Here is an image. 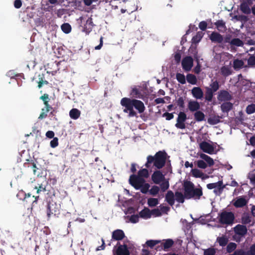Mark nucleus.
Returning a JSON list of instances; mask_svg holds the SVG:
<instances>
[{
  "label": "nucleus",
  "instance_id": "f257e3e1",
  "mask_svg": "<svg viewBox=\"0 0 255 255\" xmlns=\"http://www.w3.org/2000/svg\"><path fill=\"white\" fill-rule=\"evenodd\" d=\"M121 105L125 107L124 112H129V117L136 116V113L133 110V107L137 110L139 113H142L145 109V106L143 103L138 100L131 99L128 98H123L121 101Z\"/></svg>",
  "mask_w": 255,
  "mask_h": 255
},
{
  "label": "nucleus",
  "instance_id": "f03ea898",
  "mask_svg": "<svg viewBox=\"0 0 255 255\" xmlns=\"http://www.w3.org/2000/svg\"><path fill=\"white\" fill-rule=\"evenodd\" d=\"M167 155L165 151H159L154 156L149 155L147 157V161L144 165L147 168H149L153 164L157 169H161L165 164Z\"/></svg>",
  "mask_w": 255,
  "mask_h": 255
},
{
  "label": "nucleus",
  "instance_id": "7ed1b4c3",
  "mask_svg": "<svg viewBox=\"0 0 255 255\" xmlns=\"http://www.w3.org/2000/svg\"><path fill=\"white\" fill-rule=\"evenodd\" d=\"M184 193L187 199L194 198L199 199L203 195L201 187L195 188L194 185L190 181H186L184 183Z\"/></svg>",
  "mask_w": 255,
  "mask_h": 255
},
{
  "label": "nucleus",
  "instance_id": "20e7f679",
  "mask_svg": "<svg viewBox=\"0 0 255 255\" xmlns=\"http://www.w3.org/2000/svg\"><path fill=\"white\" fill-rule=\"evenodd\" d=\"M40 99L41 100L45 106L44 108L42 109L41 113H40L38 119L42 120L47 117V113L53 110L52 105L50 104V99L49 98V95L47 94H44L40 97Z\"/></svg>",
  "mask_w": 255,
  "mask_h": 255
},
{
  "label": "nucleus",
  "instance_id": "39448f33",
  "mask_svg": "<svg viewBox=\"0 0 255 255\" xmlns=\"http://www.w3.org/2000/svg\"><path fill=\"white\" fill-rule=\"evenodd\" d=\"M61 206L53 200H51L48 203L47 206V216L50 218L51 216H58L60 213Z\"/></svg>",
  "mask_w": 255,
  "mask_h": 255
},
{
  "label": "nucleus",
  "instance_id": "423d86ee",
  "mask_svg": "<svg viewBox=\"0 0 255 255\" xmlns=\"http://www.w3.org/2000/svg\"><path fill=\"white\" fill-rule=\"evenodd\" d=\"M235 217L232 212L223 211L219 215V222L223 225H231L234 223Z\"/></svg>",
  "mask_w": 255,
  "mask_h": 255
},
{
  "label": "nucleus",
  "instance_id": "0eeeda50",
  "mask_svg": "<svg viewBox=\"0 0 255 255\" xmlns=\"http://www.w3.org/2000/svg\"><path fill=\"white\" fill-rule=\"evenodd\" d=\"M233 231L235 235L233 236L234 239L239 242L240 241V237H244L248 233V229L245 225L238 224L233 228Z\"/></svg>",
  "mask_w": 255,
  "mask_h": 255
},
{
  "label": "nucleus",
  "instance_id": "6e6552de",
  "mask_svg": "<svg viewBox=\"0 0 255 255\" xmlns=\"http://www.w3.org/2000/svg\"><path fill=\"white\" fill-rule=\"evenodd\" d=\"M144 182L145 180L144 178H140L137 175L132 174L129 177V184L136 189H139L142 184L144 183Z\"/></svg>",
  "mask_w": 255,
  "mask_h": 255
},
{
  "label": "nucleus",
  "instance_id": "1a4fd4ad",
  "mask_svg": "<svg viewBox=\"0 0 255 255\" xmlns=\"http://www.w3.org/2000/svg\"><path fill=\"white\" fill-rule=\"evenodd\" d=\"M117 248L114 250V255H130V252L126 244L121 245L120 243H117Z\"/></svg>",
  "mask_w": 255,
  "mask_h": 255
},
{
  "label": "nucleus",
  "instance_id": "9d476101",
  "mask_svg": "<svg viewBox=\"0 0 255 255\" xmlns=\"http://www.w3.org/2000/svg\"><path fill=\"white\" fill-rule=\"evenodd\" d=\"M187 119V116L185 113L180 112L177 119V123L175 124V127L180 129H184L185 128V125L184 122Z\"/></svg>",
  "mask_w": 255,
  "mask_h": 255
},
{
  "label": "nucleus",
  "instance_id": "9b49d317",
  "mask_svg": "<svg viewBox=\"0 0 255 255\" xmlns=\"http://www.w3.org/2000/svg\"><path fill=\"white\" fill-rule=\"evenodd\" d=\"M182 66L186 71H189L193 65V59L191 56H186L182 61Z\"/></svg>",
  "mask_w": 255,
  "mask_h": 255
},
{
  "label": "nucleus",
  "instance_id": "f8f14e48",
  "mask_svg": "<svg viewBox=\"0 0 255 255\" xmlns=\"http://www.w3.org/2000/svg\"><path fill=\"white\" fill-rule=\"evenodd\" d=\"M163 242L161 243L160 246L156 247V250L160 251L163 250L164 251H167L168 249L170 248L174 244V241L170 239L165 240Z\"/></svg>",
  "mask_w": 255,
  "mask_h": 255
},
{
  "label": "nucleus",
  "instance_id": "ddd939ff",
  "mask_svg": "<svg viewBox=\"0 0 255 255\" xmlns=\"http://www.w3.org/2000/svg\"><path fill=\"white\" fill-rule=\"evenodd\" d=\"M165 179L164 175L160 170L155 171L151 175V179L156 184H159Z\"/></svg>",
  "mask_w": 255,
  "mask_h": 255
},
{
  "label": "nucleus",
  "instance_id": "4468645a",
  "mask_svg": "<svg viewBox=\"0 0 255 255\" xmlns=\"http://www.w3.org/2000/svg\"><path fill=\"white\" fill-rule=\"evenodd\" d=\"M200 149L204 152L211 154L214 152V147L208 142L203 141L199 144Z\"/></svg>",
  "mask_w": 255,
  "mask_h": 255
},
{
  "label": "nucleus",
  "instance_id": "2eb2a0df",
  "mask_svg": "<svg viewBox=\"0 0 255 255\" xmlns=\"http://www.w3.org/2000/svg\"><path fill=\"white\" fill-rule=\"evenodd\" d=\"M232 99V96L227 91L221 90L218 96V99L220 101H229Z\"/></svg>",
  "mask_w": 255,
  "mask_h": 255
},
{
  "label": "nucleus",
  "instance_id": "dca6fc26",
  "mask_svg": "<svg viewBox=\"0 0 255 255\" xmlns=\"http://www.w3.org/2000/svg\"><path fill=\"white\" fill-rule=\"evenodd\" d=\"M125 237L124 231L120 229H117L112 232V239L115 241H121Z\"/></svg>",
  "mask_w": 255,
  "mask_h": 255
},
{
  "label": "nucleus",
  "instance_id": "f3484780",
  "mask_svg": "<svg viewBox=\"0 0 255 255\" xmlns=\"http://www.w3.org/2000/svg\"><path fill=\"white\" fill-rule=\"evenodd\" d=\"M210 39L213 42L221 43L224 40L223 36L219 33L214 31L210 34Z\"/></svg>",
  "mask_w": 255,
  "mask_h": 255
},
{
  "label": "nucleus",
  "instance_id": "a211bd4d",
  "mask_svg": "<svg viewBox=\"0 0 255 255\" xmlns=\"http://www.w3.org/2000/svg\"><path fill=\"white\" fill-rule=\"evenodd\" d=\"M248 201L244 196H240L237 198V200L233 203V205L236 208H242L246 206Z\"/></svg>",
  "mask_w": 255,
  "mask_h": 255
},
{
  "label": "nucleus",
  "instance_id": "6ab92c4d",
  "mask_svg": "<svg viewBox=\"0 0 255 255\" xmlns=\"http://www.w3.org/2000/svg\"><path fill=\"white\" fill-rule=\"evenodd\" d=\"M94 25L92 18L88 17L84 25L83 31L88 34L92 30Z\"/></svg>",
  "mask_w": 255,
  "mask_h": 255
},
{
  "label": "nucleus",
  "instance_id": "aec40b11",
  "mask_svg": "<svg viewBox=\"0 0 255 255\" xmlns=\"http://www.w3.org/2000/svg\"><path fill=\"white\" fill-rule=\"evenodd\" d=\"M191 93L196 99H201L204 95L203 91L199 87H194L191 90Z\"/></svg>",
  "mask_w": 255,
  "mask_h": 255
},
{
  "label": "nucleus",
  "instance_id": "412c9836",
  "mask_svg": "<svg viewBox=\"0 0 255 255\" xmlns=\"http://www.w3.org/2000/svg\"><path fill=\"white\" fill-rule=\"evenodd\" d=\"M188 107L190 112H193L198 111L200 108V105L197 101H190Z\"/></svg>",
  "mask_w": 255,
  "mask_h": 255
},
{
  "label": "nucleus",
  "instance_id": "4be33fe9",
  "mask_svg": "<svg viewBox=\"0 0 255 255\" xmlns=\"http://www.w3.org/2000/svg\"><path fill=\"white\" fill-rule=\"evenodd\" d=\"M165 201L170 205L173 206L175 203V195L171 190H168L165 195Z\"/></svg>",
  "mask_w": 255,
  "mask_h": 255
},
{
  "label": "nucleus",
  "instance_id": "5701e85b",
  "mask_svg": "<svg viewBox=\"0 0 255 255\" xmlns=\"http://www.w3.org/2000/svg\"><path fill=\"white\" fill-rule=\"evenodd\" d=\"M220 73L224 77H226L232 74L231 68L228 66H222L220 69Z\"/></svg>",
  "mask_w": 255,
  "mask_h": 255
},
{
  "label": "nucleus",
  "instance_id": "b1692460",
  "mask_svg": "<svg viewBox=\"0 0 255 255\" xmlns=\"http://www.w3.org/2000/svg\"><path fill=\"white\" fill-rule=\"evenodd\" d=\"M233 107V105L230 102H225L221 105V110L224 113H228Z\"/></svg>",
  "mask_w": 255,
  "mask_h": 255
},
{
  "label": "nucleus",
  "instance_id": "393cba45",
  "mask_svg": "<svg viewBox=\"0 0 255 255\" xmlns=\"http://www.w3.org/2000/svg\"><path fill=\"white\" fill-rule=\"evenodd\" d=\"M81 115V112L77 109L73 108L70 111L69 116L73 120L78 119Z\"/></svg>",
  "mask_w": 255,
  "mask_h": 255
},
{
  "label": "nucleus",
  "instance_id": "a878e982",
  "mask_svg": "<svg viewBox=\"0 0 255 255\" xmlns=\"http://www.w3.org/2000/svg\"><path fill=\"white\" fill-rule=\"evenodd\" d=\"M139 216L143 219H148L151 217L150 210L147 208H144L139 213Z\"/></svg>",
  "mask_w": 255,
  "mask_h": 255
},
{
  "label": "nucleus",
  "instance_id": "bb28decb",
  "mask_svg": "<svg viewBox=\"0 0 255 255\" xmlns=\"http://www.w3.org/2000/svg\"><path fill=\"white\" fill-rule=\"evenodd\" d=\"M215 25H216L217 29L221 32H224L226 30L225 22L223 20H217L215 23Z\"/></svg>",
  "mask_w": 255,
  "mask_h": 255
},
{
  "label": "nucleus",
  "instance_id": "cd10ccee",
  "mask_svg": "<svg viewBox=\"0 0 255 255\" xmlns=\"http://www.w3.org/2000/svg\"><path fill=\"white\" fill-rule=\"evenodd\" d=\"M217 241L220 246L225 247L227 245L229 242V239L226 236L223 235L221 237H218Z\"/></svg>",
  "mask_w": 255,
  "mask_h": 255
},
{
  "label": "nucleus",
  "instance_id": "c85d7f7f",
  "mask_svg": "<svg viewBox=\"0 0 255 255\" xmlns=\"http://www.w3.org/2000/svg\"><path fill=\"white\" fill-rule=\"evenodd\" d=\"M220 88L219 83L217 80L214 81L212 79L211 83L210 84L208 89L211 90L214 92H217Z\"/></svg>",
  "mask_w": 255,
  "mask_h": 255
},
{
  "label": "nucleus",
  "instance_id": "c756f323",
  "mask_svg": "<svg viewBox=\"0 0 255 255\" xmlns=\"http://www.w3.org/2000/svg\"><path fill=\"white\" fill-rule=\"evenodd\" d=\"M186 198L185 195L181 192L176 191L175 193V200L180 203H183Z\"/></svg>",
  "mask_w": 255,
  "mask_h": 255
},
{
  "label": "nucleus",
  "instance_id": "7c9ffc66",
  "mask_svg": "<svg viewBox=\"0 0 255 255\" xmlns=\"http://www.w3.org/2000/svg\"><path fill=\"white\" fill-rule=\"evenodd\" d=\"M205 99L207 102H211L215 92L208 89V87H205Z\"/></svg>",
  "mask_w": 255,
  "mask_h": 255
},
{
  "label": "nucleus",
  "instance_id": "2f4dec72",
  "mask_svg": "<svg viewBox=\"0 0 255 255\" xmlns=\"http://www.w3.org/2000/svg\"><path fill=\"white\" fill-rule=\"evenodd\" d=\"M130 95L132 98H141L142 97V95L139 90L136 87H134L132 89Z\"/></svg>",
  "mask_w": 255,
  "mask_h": 255
},
{
  "label": "nucleus",
  "instance_id": "473e14b6",
  "mask_svg": "<svg viewBox=\"0 0 255 255\" xmlns=\"http://www.w3.org/2000/svg\"><path fill=\"white\" fill-rule=\"evenodd\" d=\"M241 10L245 14H249L251 13V10L249 4L246 2H242L240 6Z\"/></svg>",
  "mask_w": 255,
  "mask_h": 255
},
{
  "label": "nucleus",
  "instance_id": "72a5a7b5",
  "mask_svg": "<svg viewBox=\"0 0 255 255\" xmlns=\"http://www.w3.org/2000/svg\"><path fill=\"white\" fill-rule=\"evenodd\" d=\"M194 119L197 122H201L205 120L204 114L200 111H197L194 114Z\"/></svg>",
  "mask_w": 255,
  "mask_h": 255
},
{
  "label": "nucleus",
  "instance_id": "f704fd0d",
  "mask_svg": "<svg viewBox=\"0 0 255 255\" xmlns=\"http://www.w3.org/2000/svg\"><path fill=\"white\" fill-rule=\"evenodd\" d=\"M251 217L248 213H244L241 217L242 225H245L251 222Z\"/></svg>",
  "mask_w": 255,
  "mask_h": 255
},
{
  "label": "nucleus",
  "instance_id": "c9c22d12",
  "mask_svg": "<svg viewBox=\"0 0 255 255\" xmlns=\"http://www.w3.org/2000/svg\"><path fill=\"white\" fill-rule=\"evenodd\" d=\"M186 79L187 82L192 85L196 84L197 82L196 77L192 74H188L186 76Z\"/></svg>",
  "mask_w": 255,
  "mask_h": 255
},
{
  "label": "nucleus",
  "instance_id": "e433bc0d",
  "mask_svg": "<svg viewBox=\"0 0 255 255\" xmlns=\"http://www.w3.org/2000/svg\"><path fill=\"white\" fill-rule=\"evenodd\" d=\"M244 65V63L242 60L236 59L233 61V67L235 70L242 68Z\"/></svg>",
  "mask_w": 255,
  "mask_h": 255
},
{
  "label": "nucleus",
  "instance_id": "4c0bfd02",
  "mask_svg": "<svg viewBox=\"0 0 255 255\" xmlns=\"http://www.w3.org/2000/svg\"><path fill=\"white\" fill-rule=\"evenodd\" d=\"M61 28L62 31L66 34L69 33L71 31L72 29L71 25L68 23H64L62 24L61 26Z\"/></svg>",
  "mask_w": 255,
  "mask_h": 255
},
{
  "label": "nucleus",
  "instance_id": "58836bf2",
  "mask_svg": "<svg viewBox=\"0 0 255 255\" xmlns=\"http://www.w3.org/2000/svg\"><path fill=\"white\" fill-rule=\"evenodd\" d=\"M225 187L226 185H223V182L222 180V184L220 186H217L215 188L213 192L215 195L220 196L222 193L223 190Z\"/></svg>",
  "mask_w": 255,
  "mask_h": 255
},
{
  "label": "nucleus",
  "instance_id": "ea45409f",
  "mask_svg": "<svg viewBox=\"0 0 255 255\" xmlns=\"http://www.w3.org/2000/svg\"><path fill=\"white\" fill-rule=\"evenodd\" d=\"M191 172L192 176L196 178H201L204 175L202 171L196 168L192 169Z\"/></svg>",
  "mask_w": 255,
  "mask_h": 255
},
{
  "label": "nucleus",
  "instance_id": "a19ab883",
  "mask_svg": "<svg viewBox=\"0 0 255 255\" xmlns=\"http://www.w3.org/2000/svg\"><path fill=\"white\" fill-rule=\"evenodd\" d=\"M137 175L140 178H147L149 176L148 171L146 168L140 169L138 171Z\"/></svg>",
  "mask_w": 255,
  "mask_h": 255
},
{
  "label": "nucleus",
  "instance_id": "79ce46f5",
  "mask_svg": "<svg viewBox=\"0 0 255 255\" xmlns=\"http://www.w3.org/2000/svg\"><path fill=\"white\" fill-rule=\"evenodd\" d=\"M230 44L237 46H242L244 45L243 41L238 38L232 39L231 40Z\"/></svg>",
  "mask_w": 255,
  "mask_h": 255
},
{
  "label": "nucleus",
  "instance_id": "37998d69",
  "mask_svg": "<svg viewBox=\"0 0 255 255\" xmlns=\"http://www.w3.org/2000/svg\"><path fill=\"white\" fill-rule=\"evenodd\" d=\"M176 79L181 84L186 83L185 77L183 74L177 73L176 75Z\"/></svg>",
  "mask_w": 255,
  "mask_h": 255
},
{
  "label": "nucleus",
  "instance_id": "c03bdc74",
  "mask_svg": "<svg viewBox=\"0 0 255 255\" xmlns=\"http://www.w3.org/2000/svg\"><path fill=\"white\" fill-rule=\"evenodd\" d=\"M159 203L158 199L150 198L147 200V204L150 207H154L157 205Z\"/></svg>",
  "mask_w": 255,
  "mask_h": 255
},
{
  "label": "nucleus",
  "instance_id": "a18cd8bd",
  "mask_svg": "<svg viewBox=\"0 0 255 255\" xmlns=\"http://www.w3.org/2000/svg\"><path fill=\"white\" fill-rule=\"evenodd\" d=\"M237 248V244L235 243H230L227 245L226 250L228 253L233 252Z\"/></svg>",
  "mask_w": 255,
  "mask_h": 255
},
{
  "label": "nucleus",
  "instance_id": "49530a36",
  "mask_svg": "<svg viewBox=\"0 0 255 255\" xmlns=\"http://www.w3.org/2000/svg\"><path fill=\"white\" fill-rule=\"evenodd\" d=\"M32 161V160H31L30 162L25 163L24 165L28 167H30L33 169L34 174H36V170L38 168H37L36 164L34 162Z\"/></svg>",
  "mask_w": 255,
  "mask_h": 255
},
{
  "label": "nucleus",
  "instance_id": "de8ad7c7",
  "mask_svg": "<svg viewBox=\"0 0 255 255\" xmlns=\"http://www.w3.org/2000/svg\"><path fill=\"white\" fill-rule=\"evenodd\" d=\"M161 242L159 240H148L146 242V245L150 248H153L155 245Z\"/></svg>",
  "mask_w": 255,
  "mask_h": 255
},
{
  "label": "nucleus",
  "instance_id": "09e8293b",
  "mask_svg": "<svg viewBox=\"0 0 255 255\" xmlns=\"http://www.w3.org/2000/svg\"><path fill=\"white\" fill-rule=\"evenodd\" d=\"M222 184V180L219 181L217 182L209 183L207 185V187L208 189H213L216 188L217 186H220Z\"/></svg>",
  "mask_w": 255,
  "mask_h": 255
},
{
  "label": "nucleus",
  "instance_id": "8fccbe9b",
  "mask_svg": "<svg viewBox=\"0 0 255 255\" xmlns=\"http://www.w3.org/2000/svg\"><path fill=\"white\" fill-rule=\"evenodd\" d=\"M176 103L181 110L184 108V99L182 97H179L177 100Z\"/></svg>",
  "mask_w": 255,
  "mask_h": 255
},
{
  "label": "nucleus",
  "instance_id": "3c124183",
  "mask_svg": "<svg viewBox=\"0 0 255 255\" xmlns=\"http://www.w3.org/2000/svg\"><path fill=\"white\" fill-rule=\"evenodd\" d=\"M150 187V185L148 183H146L144 182L143 184H142L140 189V191L143 193L146 194L148 191L149 188Z\"/></svg>",
  "mask_w": 255,
  "mask_h": 255
},
{
  "label": "nucleus",
  "instance_id": "603ef678",
  "mask_svg": "<svg viewBox=\"0 0 255 255\" xmlns=\"http://www.w3.org/2000/svg\"><path fill=\"white\" fill-rule=\"evenodd\" d=\"M216 250L214 248H210L204 250V255H215Z\"/></svg>",
  "mask_w": 255,
  "mask_h": 255
},
{
  "label": "nucleus",
  "instance_id": "864d4df0",
  "mask_svg": "<svg viewBox=\"0 0 255 255\" xmlns=\"http://www.w3.org/2000/svg\"><path fill=\"white\" fill-rule=\"evenodd\" d=\"M255 112V105L251 104L248 105L246 108V113L248 114H252Z\"/></svg>",
  "mask_w": 255,
  "mask_h": 255
},
{
  "label": "nucleus",
  "instance_id": "5fc2aeb1",
  "mask_svg": "<svg viewBox=\"0 0 255 255\" xmlns=\"http://www.w3.org/2000/svg\"><path fill=\"white\" fill-rule=\"evenodd\" d=\"M159 191V188L157 186H153L149 190V193L152 196L156 195Z\"/></svg>",
  "mask_w": 255,
  "mask_h": 255
},
{
  "label": "nucleus",
  "instance_id": "6e6d98bb",
  "mask_svg": "<svg viewBox=\"0 0 255 255\" xmlns=\"http://www.w3.org/2000/svg\"><path fill=\"white\" fill-rule=\"evenodd\" d=\"M248 65L250 67H253L255 66V56L254 55H251L248 59Z\"/></svg>",
  "mask_w": 255,
  "mask_h": 255
},
{
  "label": "nucleus",
  "instance_id": "4d7b16f0",
  "mask_svg": "<svg viewBox=\"0 0 255 255\" xmlns=\"http://www.w3.org/2000/svg\"><path fill=\"white\" fill-rule=\"evenodd\" d=\"M151 215H152L155 217H159L162 215V213L158 208H155L150 211Z\"/></svg>",
  "mask_w": 255,
  "mask_h": 255
},
{
  "label": "nucleus",
  "instance_id": "13d9d810",
  "mask_svg": "<svg viewBox=\"0 0 255 255\" xmlns=\"http://www.w3.org/2000/svg\"><path fill=\"white\" fill-rule=\"evenodd\" d=\"M197 166L202 169H205L207 167V163L203 160H198L197 162Z\"/></svg>",
  "mask_w": 255,
  "mask_h": 255
},
{
  "label": "nucleus",
  "instance_id": "bf43d9fd",
  "mask_svg": "<svg viewBox=\"0 0 255 255\" xmlns=\"http://www.w3.org/2000/svg\"><path fill=\"white\" fill-rule=\"evenodd\" d=\"M169 182L168 181L163 182L160 184V187H161V190L163 192H164L166 190H167L169 188Z\"/></svg>",
  "mask_w": 255,
  "mask_h": 255
},
{
  "label": "nucleus",
  "instance_id": "052dcab7",
  "mask_svg": "<svg viewBox=\"0 0 255 255\" xmlns=\"http://www.w3.org/2000/svg\"><path fill=\"white\" fill-rule=\"evenodd\" d=\"M50 146L52 148H55L58 145V139L57 137H54L53 139L50 141Z\"/></svg>",
  "mask_w": 255,
  "mask_h": 255
},
{
  "label": "nucleus",
  "instance_id": "680f3d73",
  "mask_svg": "<svg viewBox=\"0 0 255 255\" xmlns=\"http://www.w3.org/2000/svg\"><path fill=\"white\" fill-rule=\"evenodd\" d=\"M129 220L132 223H136L139 221V216L138 215H132L130 216Z\"/></svg>",
  "mask_w": 255,
  "mask_h": 255
},
{
  "label": "nucleus",
  "instance_id": "e2e57ef3",
  "mask_svg": "<svg viewBox=\"0 0 255 255\" xmlns=\"http://www.w3.org/2000/svg\"><path fill=\"white\" fill-rule=\"evenodd\" d=\"M207 26V23L205 21H201L199 24V28L202 31H204L206 29Z\"/></svg>",
  "mask_w": 255,
  "mask_h": 255
},
{
  "label": "nucleus",
  "instance_id": "0e129e2a",
  "mask_svg": "<svg viewBox=\"0 0 255 255\" xmlns=\"http://www.w3.org/2000/svg\"><path fill=\"white\" fill-rule=\"evenodd\" d=\"M202 38V36L198 34H197L195 36H193L192 41L193 43H196L199 42Z\"/></svg>",
  "mask_w": 255,
  "mask_h": 255
},
{
  "label": "nucleus",
  "instance_id": "69168bd1",
  "mask_svg": "<svg viewBox=\"0 0 255 255\" xmlns=\"http://www.w3.org/2000/svg\"><path fill=\"white\" fill-rule=\"evenodd\" d=\"M160 211L163 214H167V212L169 211L170 208L168 206H164L161 205L160 206Z\"/></svg>",
  "mask_w": 255,
  "mask_h": 255
},
{
  "label": "nucleus",
  "instance_id": "338daca9",
  "mask_svg": "<svg viewBox=\"0 0 255 255\" xmlns=\"http://www.w3.org/2000/svg\"><path fill=\"white\" fill-rule=\"evenodd\" d=\"M233 255H248V253L242 249L237 250L234 252Z\"/></svg>",
  "mask_w": 255,
  "mask_h": 255
},
{
  "label": "nucleus",
  "instance_id": "774afa93",
  "mask_svg": "<svg viewBox=\"0 0 255 255\" xmlns=\"http://www.w3.org/2000/svg\"><path fill=\"white\" fill-rule=\"evenodd\" d=\"M247 253L248 255H255V244L251 247L250 250Z\"/></svg>",
  "mask_w": 255,
  "mask_h": 255
}]
</instances>
